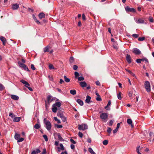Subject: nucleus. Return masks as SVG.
Listing matches in <instances>:
<instances>
[{
  "label": "nucleus",
  "mask_w": 154,
  "mask_h": 154,
  "mask_svg": "<svg viewBox=\"0 0 154 154\" xmlns=\"http://www.w3.org/2000/svg\"><path fill=\"white\" fill-rule=\"evenodd\" d=\"M0 39L3 42V44L4 45H5L6 42V38L3 36H1L0 37Z\"/></svg>",
  "instance_id": "nucleus-10"
},
{
  "label": "nucleus",
  "mask_w": 154,
  "mask_h": 154,
  "mask_svg": "<svg viewBox=\"0 0 154 154\" xmlns=\"http://www.w3.org/2000/svg\"><path fill=\"white\" fill-rule=\"evenodd\" d=\"M139 35L138 34H134L132 35V36L135 38H137L139 37Z\"/></svg>",
  "instance_id": "nucleus-46"
},
{
  "label": "nucleus",
  "mask_w": 154,
  "mask_h": 154,
  "mask_svg": "<svg viewBox=\"0 0 154 154\" xmlns=\"http://www.w3.org/2000/svg\"><path fill=\"white\" fill-rule=\"evenodd\" d=\"M11 97L12 99L15 100H17L19 98L18 96L14 95H11Z\"/></svg>",
  "instance_id": "nucleus-14"
},
{
  "label": "nucleus",
  "mask_w": 154,
  "mask_h": 154,
  "mask_svg": "<svg viewBox=\"0 0 154 154\" xmlns=\"http://www.w3.org/2000/svg\"><path fill=\"white\" fill-rule=\"evenodd\" d=\"M59 140L61 141H64V140L62 138L60 134L58 133L57 134Z\"/></svg>",
  "instance_id": "nucleus-25"
},
{
  "label": "nucleus",
  "mask_w": 154,
  "mask_h": 154,
  "mask_svg": "<svg viewBox=\"0 0 154 154\" xmlns=\"http://www.w3.org/2000/svg\"><path fill=\"white\" fill-rule=\"evenodd\" d=\"M24 140V139L23 138H19L17 141V142L18 143H19L23 141Z\"/></svg>",
  "instance_id": "nucleus-47"
},
{
  "label": "nucleus",
  "mask_w": 154,
  "mask_h": 154,
  "mask_svg": "<svg viewBox=\"0 0 154 154\" xmlns=\"http://www.w3.org/2000/svg\"><path fill=\"white\" fill-rule=\"evenodd\" d=\"M141 59L142 61H145V63H148L149 62L148 60L146 58H143Z\"/></svg>",
  "instance_id": "nucleus-43"
},
{
  "label": "nucleus",
  "mask_w": 154,
  "mask_h": 154,
  "mask_svg": "<svg viewBox=\"0 0 154 154\" xmlns=\"http://www.w3.org/2000/svg\"><path fill=\"white\" fill-rule=\"evenodd\" d=\"M96 100L98 101H100L101 100V99L100 95H98V96H97V97L96 98Z\"/></svg>",
  "instance_id": "nucleus-49"
},
{
  "label": "nucleus",
  "mask_w": 154,
  "mask_h": 154,
  "mask_svg": "<svg viewBox=\"0 0 154 154\" xmlns=\"http://www.w3.org/2000/svg\"><path fill=\"white\" fill-rule=\"evenodd\" d=\"M149 21L150 22L152 23L154 21V20H153V18H152V17H149Z\"/></svg>",
  "instance_id": "nucleus-55"
},
{
  "label": "nucleus",
  "mask_w": 154,
  "mask_h": 154,
  "mask_svg": "<svg viewBox=\"0 0 154 154\" xmlns=\"http://www.w3.org/2000/svg\"><path fill=\"white\" fill-rule=\"evenodd\" d=\"M41 151L38 149H37L35 150H34L32 151L31 154H36L40 153Z\"/></svg>",
  "instance_id": "nucleus-15"
},
{
  "label": "nucleus",
  "mask_w": 154,
  "mask_h": 154,
  "mask_svg": "<svg viewBox=\"0 0 154 154\" xmlns=\"http://www.w3.org/2000/svg\"><path fill=\"white\" fill-rule=\"evenodd\" d=\"M76 101L81 106L83 105V102L82 100L80 99H78Z\"/></svg>",
  "instance_id": "nucleus-23"
},
{
  "label": "nucleus",
  "mask_w": 154,
  "mask_h": 154,
  "mask_svg": "<svg viewBox=\"0 0 154 154\" xmlns=\"http://www.w3.org/2000/svg\"><path fill=\"white\" fill-rule=\"evenodd\" d=\"M31 68L33 70L35 69V67L34 66L33 64H31Z\"/></svg>",
  "instance_id": "nucleus-53"
},
{
  "label": "nucleus",
  "mask_w": 154,
  "mask_h": 154,
  "mask_svg": "<svg viewBox=\"0 0 154 154\" xmlns=\"http://www.w3.org/2000/svg\"><path fill=\"white\" fill-rule=\"evenodd\" d=\"M78 80L79 81H83L84 80V78L83 76H80L77 78Z\"/></svg>",
  "instance_id": "nucleus-38"
},
{
  "label": "nucleus",
  "mask_w": 154,
  "mask_h": 154,
  "mask_svg": "<svg viewBox=\"0 0 154 154\" xmlns=\"http://www.w3.org/2000/svg\"><path fill=\"white\" fill-rule=\"evenodd\" d=\"M13 119V121L15 122H19L21 119L20 117H14Z\"/></svg>",
  "instance_id": "nucleus-19"
},
{
  "label": "nucleus",
  "mask_w": 154,
  "mask_h": 154,
  "mask_svg": "<svg viewBox=\"0 0 154 154\" xmlns=\"http://www.w3.org/2000/svg\"><path fill=\"white\" fill-rule=\"evenodd\" d=\"M79 136L81 138H82L83 136V134L81 132H79L78 133Z\"/></svg>",
  "instance_id": "nucleus-48"
},
{
  "label": "nucleus",
  "mask_w": 154,
  "mask_h": 154,
  "mask_svg": "<svg viewBox=\"0 0 154 154\" xmlns=\"http://www.w3.org/2000/svg\"><path fill=\"white\" fill-rule=\"evenodd\" d=\"M133 52L136 55H139L141 53V51L137 48L133 49Z\"/></svg>",
  "instance_id": "nucleus-7"
},
{
  "label": "nucleus",
  "mask_w": 154,
  "mask_h": 154,
  "mask_svg": "<svg viewBox=\"0 0 154 154\" xmlns=\"http://www.w3.org/2000/svg\"><path fill=\"white\" fill-rule=\"evenodd\" d=\"M51 96L49 95L48 96L47 99L48 102V103H50L51 101H52V100H51V101H50V100H51Z\"/></svg>",
  "instance_id": "nucleus-32"
},
{
  "label": "nucleus",
  "mask_w": 154,
  "mask_h": 154,
  "mask_svg": "<svg viewBox=\"0 0 154 154\" xmlns=\"http://www.w3.org/2000/svg\"><path fill=\"white\" fill-rule=\"evenodd\" d=\"M61 105V103L60 102H57L52 106L51 109L52 112L54 113L57 112L58 109L60 110L61 108L60 107Z\"/></svg>",
  "instance_id": "nucleus-1"
},
{
  "label": "nucleus",
  "mask_w": 154,
  "mask_h": 154,
  "mask_svg": "<svg viewBox=\"0 0 154 154\" xmlns=\"http://www.w3.org/2000/svg\"><path fill=\"white\" fill-rule=\"evenodd\" d=\"M126 70L127 72H128L130 74L133 75V76H134L135 75L131 71L129 70L126 69Z\"/></svg>",
  "instance_id": "nucleus-40"
},
{
  "label": "nucleus",
  "mask_w": 154,
  "mask_h": 154,
  "mask_svg": "<svg viewBox=\"0 0 154 154\" xmlns=\"http://www.w3.org/2000/svg\"><path fill=\"white\" fill-rule=\"evenodd\" d=\"M20 82L23 83V84H25L26 85L25 86H29L30 85L29 83H28L27 82L25 81L23 79L21 80H20Z\"/></svg>",
  "instance_id": "nucleus-20"
},
{
  "label": "nucleus",
  "mask_w": 154,
  "mask_h": 154,
  "mask_svg": "<svg viewBox=\"0 0 154 154\" xmlns=\"http://www.w3.org/2000/svg\"><path fill=\"white\" fill-rule=\"evenodd\" d=\"M78 69V66L76 65H74L73 66V69L75 70H76Z\"/></svg>",
  "instance_id": "nucleus-57"
},
{
  "label": "nucleus",
  "mask_w": 154,
  "mask_h": 154,
  "mask_svg": "<svg viewBox=\"0 0 154 154\" xmlns=\"http://www.w3.org/2000/svg\"><path fill=\"white\" fill-rule=\"evenodd\" d=\"M74 60V58L73 57H72L70 58L69 62L71 63H72Z\"/></svg>",
  "instance_id": "nucleus-50"
},
{
  "label": "nucleus",
  "mask_w": 154,
  "mask_h": 154,
  "mask_svg": "<svg viewBox=\"0 0 154 154\" xmlns=\"http://www.w3.org/2000/svg\"><path fill=\"white\" fill-rule=\"evenodd\" d=\"M38 16L39 19H42L45 17V14L43 12L40 13L39 14Z\"/></svg>",
  "instance_id": "nucleus-18"
},
{
  "label": "nucleus",
  "mask_w": 154,
  "mask_h": 154,
  "mask_svg": "<svg viewBox=\"0 0 154 154\" xmlns=\"http://www.w3.org/2000/svg\"><path fill=\"white\" fill-rule=\"evenodd\" d=\"M78 126V129L79 130H85L88 128V125L86 124H83L81 125H79Z\"/></svg>",
  "instance_id": "nucleus-2"
},
{
  "label": "nucleus",
  "mask_w": 154,
  "mask_h": 154,
  "mask_svg": "<svg viewBox=\"0 0 154 154\" xmlns=\"http://www.w3.org/2000/svg\"><path fill=\"white\" fill-rule=\"evenodd\" d=\"M82 19L83 20H86V17L84 14H83L82 15Z\"/></svg>",
  "instance_id": "nucleus-58"
},
{
  "label": "nucleus",
  "mask_w": 154,
  "mask_h": 154,
  "mask_svg": "<svg viewBox=\"0 0 154 154\" xmlns=\"http://www.w3.org/2000/svg\"><path fill=\"white\" fill-rule=\"evenodd\" d=\"M133 93L131 91H130L128 93V95L130 97H132Z\"/></svg>",
  "instance_id": "nucleus-54"
},
{
  "label": "nucleus",
  "mask_w": 154,
  "mask_h": 154,
  "mask_svg": "<svg viewBox=\"0 0 154 154\" xmlns=\"http://www.w3.org/2000/svg\"><path fill=\"white\" fill-rule=\"evenodd\" d=\"M108 143V141L107 140H105L103 142V143L104 145H107Z\"/></svg>",
  "instance_id": "nucleus-37"
},
{
  "label": "nucleus",
  "mask_w": 154,
  "mask_h": 154,
  "mask_svg": "<svg viewBox=\"0 0 154 154\" xmlns=\"http://www.w3.org/2000/svg\"><path fill=\"white\" fill-rule=\"evenodd\" d=\"M126 58L127 61L128 63H131V57L128 54H127L126 57Z\"/></svg>",
  "instance_id": "nucleus-9"
},
{
  "label": "nucleus",
  "mask_w": 154,
  "mask_h": 154,
  "mask_svg": "<svg viewBox=\"0 0 154 154\" xmlns=\"http://www.w3.org/2000/svg\"><path fill=\"white\" fill-rule=\"evenodd\" d=\"M145 87L147 92L150 91V85L149 82L148 81H146L145 82Z\"/></svg>",
  "instance_id": "nucleus-3"
},
{
  "label": "nucleus",
  "mask_w": 154,
  "mask_h": 154,
  "mask_svg": "<svg viewBox=\"0 0 154 154\" xmlns=\"http://www.w3.org/2000/svg\"><path fill=\"white\" fill-rule=\"evenodd\" d=\"M18 63L19 66L23 68L24 70H26L27 71H29V70L27 66L24 64L22 63L20 61L18 62Z\"/></svg>",
  "instance_id": "nucleus-6"
},
{
  "label": "nucleus",
  "mask_w": 154,
  "mask_h": 154,
  "mask_svg": "<svg viewBox=\"0 0 154 154\" xmlns=\"http://www.w3.org/2000/svg\"><path fill=\"white\" fill-rule=\"evenodd\" d=\"M91 97L87 95L86 97V99L85 100V102L86 103H89L91 102Z\"/></svg>",
  "instance_id": "nucleus-12"
},
{
  "label": "nucleus",
  "mask_w": 154,
  "mask_h": 154,
  "mask_svg": "<svg viewBox=\"0 0 154 154\" xmlns=\"http://www.w3.org/2000/svg\"><path fill=\"white\" fill-rule=\"evenodd\" d=\"M108 117L107 114L105 113H102L100 115V118L104 121L106 120L107 119Z\"/></svg>",
  "instance_id": "nucleus-5"
},
{
  "label": "nucleus",
  "mask_w": 154,
  "mask_h": 154,
  "mask_svg": "<svg viewBox=\"0 0 154 154\" xmlns=\"http://www.w3.org/2000/svg\"><path fill=\"white\" fill-rule=\"evenodd\" d=\"M70 92L71 94L75 95L76 94V91L75 90H71L70 91Z\"/></svg>",
  "instance_id": "nucleus-28"
},
{
  "label": "nucleus",
  "mask_w": 154,
  "mask_h": 154,
  "mask_svg": "<svg viewBox=\"0 0 154 154\" xmlns=\"http://www.w3.org/2000/svg\"><path fill=\"white\" fill-rule=\"evenodd\" d=\"M88 150L91 154H96L93 151L92 149L91 148H89L88 149Z\"/></svg>",
  "instance_id": "nucleus-27"
},
{
  "label": "nucleus",
  "mask_w": 154,
  "mask_h": 154,
  "mask_svg": "<svg viewBox=\"0 0 154 154\" xmlns=\"http://www.w3.org/2000/svg\"><path fill=\"white\" fill-rule=\"evenodd\" d=\"M54 126L55 127H57L58 128H61L63 127L62 125L57 124H55Z\"/></svg>",
  "instance_id": "nucleus-39"
},
{
  "label": "nucleus",
  "mask_w": 154,
  "mask_h": 154,
  "mask_svg": "<svg viewBox=\"0 0 154 154\" xmlns=\"http://www.w3.org/2000/svg\"><path fill=\"white\" fill-rule=\"evenodd\" d=\"M125 9L127 13L130 12L134 13L136 12V10L134 8H131L129 6H126L125 7Z\"/></svg>",
  "instance_id": "nucleus-4"
},
{
  "label": "nucleus",
  "mask_w": 154,
  "mask_h": 154,
  "mask_svg": "<svg viewBox=\"0 0 154 154\" xmlns=\"http://www.w3.org/2000/svg\"><path fill=\"white\" fill-rule=\"evenodd\" d=\"M64 79L65 81L66 82H70V79L67 78L66 76L65 75L64 76Z\"/></svg>",
  "instance_id": "nucleus-29"
},
{
  "label": "nucleus",
  "mask_w": 154,
  "mask_h": 154,
  "mask_svg": "<svg viewBox=\"0 0 154 154\" xmlns=\"http://www.w3.org/2000/svg\"><path fill=\"white\" fill-rule=\"evenodd\" d=\"M112 131L111 129L110 128H108L107 130V132L109 133H110Z\"/></svg>",
  "instance_id": "nucleus-60"
},
{
  "label": "nucleus",
  "mask_w": 154,
  "mask_h": 154,
  "mask_svg": "<svg viewBox=\"0 0 154 154\" xmlns=\"http://www.w3.org/2000/svg\"><path fill=\"white\" fill-rule=\"evenodd\" d=\"M60 149L61 150H64L65 149V148L64 147L63 144L62 143H60Z\"/></svg>",
  "instance_id": "nucleus-42"
},
{
  "label": "nucleus",
  "mask_w": 154,
  "mask_h": 154,
  "mask_svg": "<svg viewBox=\"0 0 154 154\" xmlns=\"http://www.w3.org/2000/svg\"><path fill=\"white\" fill-rule=\"evenodd\" d=\"M40 128V125L38 123L36 124L34 126V128L36 129H39Z\"/></svg>",
  "instance_id": "nucleus-30"
},
{
  "label": "nucleus",
  "mask_w": 154,
  "mask_h": 154,
  "mask_svg": "<svg viewBox=\"0 0 154 154\" xmlns=\"http://www.w3.org/2000/svg\"><path fill=\"white\" fill-rule=\"evenodd\" d=\"M46 125V128L49 131L51 129V124L50 122H46V123L45 124Z\"/></svg>",
  "instance_id": "nucleus-8"
},
{
  "label": "nucleus",
  "mask_w": 154,
  "mask_h": 154,
  "mask_svg": "<svg viewBox=\"0 0 154 154\" xmlns=\"http://www.w3.org/2000/svg\"><path fill=\"white\" fill-rule=\"evenodd\" d=\"M121 92H119V94H117V97L118 99H119V100H121L122 99V97H121Z\"/></svg>",
  "instance_id": "nucleus-36"
},
{
  "label": "nucleus",
  "mask_w": 154,
  "mask_h": 154,
  "mask_svg": "<svg viewBox=\"0 0 154 154\" xmlns=\"http://www.w3.org/2000/svg\"><path fill=\"white\" fill-rule=\"evenodd\" d=\"M80 86L83 88L85 87L87 85V83L84 81L80 82Z\"/></svg>",
  "instance_id": "nucleus-13"
},
{
  "label": "nucleus",
  "mask_w": 154,
  "mask_h": 154,
  "mask_svg": "<svg viewBox=\"0 0 154 154\" xmlns=\"http://www.w3.org/2000/svg\"><path fill=\"white\" fill-rule=\"evenodd\" d=\"M118 129H117V128H116L115 129H114L113 131V132L114 134H115L116 133L117 131H118Z\"/></svg>",
  "instance_id": "nucleus-61"
},
{
  "label": "nucleus",
  "mask_w": 154,
  "mask_h": 154,
  "mask_svg": "<svg viewBox=\"0 0 154 154\" xmlns=\"http://www.w3.org/2000/svg\"><path fill=\"white\" fill-rule=\"evenodd\" d=\"M49 67L50 69H54V67L51 64H49Z\"/></svg>",
  "instance_id": "nucleus-41"
},
{
  "label": "nucleus",
  "mask_w": 154,
  "mask_h": 154,
  "mask_svg": "<svg viewBox=\"0 0 154 154\" xmlns=\"http://www.w3.org/2000/svg\"><path fill=\"white\" fill-rule=\"evenodd\" d=\"M42 137L44 138L45 141L46 142H47V141H48V137L46 135H45V134L43 135L42 136Z\"/></svg>",
  "instance_id": "nucleus-35"
},
{
  "label": "nucleus",
  "mask_w": 154,
  "mask_h": 154,
  "mask_svg": "<svg viewBox=\"0 0 154 154\" xmlns=\"http://www.w3.org/2000/svg\"><path fill=\"white\" fill-rule=\"evenodd\" d=\"M20 137V134L16 133L15 134V136H14V138L16 140H18Z\"/></svg>",
  "instance_id": "nucleus-26"
},
{
  "label": "nucleus",
  "mask_w": 154,
  "mask_h": 154,
  "mask_svg": "<svg viewBox=\"0 0 154 154\" xmlns=\"http://www.w3.org/2000/svg\"><path fill=\"white\" fill-rule=\"evenodd\" d=\"M142 61V60L141 59H137L136 60V62L138 63H140Z\"/></svg>",
  "instance_id": "nucleus-51"
},
{
  "label": "nucleus",
  "mask_w": 154,
  "mask_h": 154,
  "mask_svg": "<svg viewBox=\"0 0 154 154\" xmlns=\"http://www.w3.org/2000/svg\"><path fill=\"white\" fill-rule=\"evenodd\" d=\"M19 7V5L17 4H14L12 5V9L13 10L17 9Z\"/></svg>",
  "instance_id": "nucleus-17"
},
{
  "label": "nucleus",
  "mask_w": 154,
  "mask_h": 154,
  "mask_svg": "<svg viewBox=\"0 0 154 154\" xmlns=\"http://www.w3.org/2000/svg\"><path fill=\"white\" fill-rule=\"evenodd\" d=\"M127 122L128 124L131 125L132 127H133V125L132 124V121L131 119H127Z\"/></svg>",
  "instance_id": "nucleus-24"
},
{
  "label": "nucleus",
  "mask_w": 154,
  "mask_h": 154,
  "mask_svg": "<svg viewBox=\"0 0 154 154\" xmlns=\"http://www.w3.org/2000/svg\"><path fill=\"white\" fill-rule=\"evenodd\" d=\"M70 142L72 143L73 144H75L76 143V142L73 139H70Z\"/></svg>",
  "instance_id": "nucleus-56"
},
{
  "label": "nucleus",
  "mask_w": 154,
  "mask_h": 154,
  "mask_svg": "<svg viewBox=\"0 0 154 154\" xmlns=\"http://www.w3.org/2000/svg\"><path fill=\"white\" fill-rule=\"evenodd\" d=\"M26 87L29 90L31 91H32V88H31V87H29V86H26Z\"/></svg>",
  "instance_id": "nucleus-62"
},
{
  "label": "nucleus",
  "mask_w": 154,
  "mask_h": 154,
  "mask_svg": "<svg viewBox=\"0 0 154 154\" xmlns=\"http://www.w3.org/2000/svg\"><path fill=\"white\" fill-rule=\"evenodd\" d=\"M32 17L34 20L38 24L40 23L39 22V21L36 18L35 15L34 14H33L32 15Z\"/></svg>",
  "instance_id": "nucleus-22"
},
{
  "label": "nucleus",
  "mask_w": 154,
  "mask_h": 154,
  "mask_svg": "<svg viewBox=\"0 0 154 154\" xmlns=\"http://www.w3.org/2000/svg\"><path fill=\"white\" fill-rule=\"evenodd\" d=\"M136 22L138 23H144V21L141 19H139L136 20Z\"/></svg>",
  "instance_id": "nucleus-16"
},
{
  "label": "nucleus",
  "mask_w": 154,
  "mask_h": 154,
  "mask_svg": "<svg viewBox=\"0 0 154 154\" xmlns=\"http://www.w3.org/2000/svg\"><path fill=\"white\" fill-rule=\"evenodd\" d=\"M5 87L4 86L1 84H0V91H2L4 89Z\"/></svg>",
  "instance_id": "nucleus-45"
},
{
  "label": "nucleus",
  "mask_w": 154,
  "mask_h": 154,
  "mask_svg": "<svg viewBox=\"0 0 154 154\" xmlns=\"http://www.w3.org/2000/svg\"><path fill=\"white\" fill-rule=\"evenodd\" d=\"M50 48L51 47L50 46L48 45L46 46L44 48V52L45 53L49 52V50Z\"/></svg>",
  "instance_id": "nucleus-11"
},
{
  "label": "nucleus",
  "mask_w": 154,
  "mask_h": 154,
  "mask_svg": "<svg viewBox=\"0 0 154 154\" xmlns=\"http://www.w3.org/2000/svg\"><path fill=\"white\" fill-rule=\"evenodd\" d=\"M145 39V38L144 37H139L138 38V40L139 41H142L144 40Z\"/></svg>",
  "instance_id": "nucleus-31"
},
{
  "label": "nucleus",
  "mask_w": 154,
  "mask_h": 154,
  "mask_svg": "<svg viewBox=\"0 0 154 154\" xmlns=\"http://www.w3.org/2000/svg\"><path fill=\"white\" fill-rule=\"evenodd\" d=\"M57 116L61 118L63 116H64V115L63 113L62 112H61L60 111L58 112H57Z\"/></svg>",
  "instance_id": "nucleus-21"
},
{
  "label": "nucleus",
  "mask_w": 154,
  "mask_h": 154,
  "mask_svg": "<svg viewBox=\"0 0 154 154\" xmlns=\"http://www.w3.org/2000/svg\"><path fill=\"white\" fill-rule=\"evenodd\" d=\"M61 118L63 122H65L66 121V118L64 116L62 117Z\"/></svg>",
  "instance_id": "nucleus-34"
},
{
  "label": "nucleus",
  "mask_w": 154,
  "mask_h": 154,
  "mask_svg": "<svg viewBox=\"0 0 154 154\" xmlns=\"http://www.w3.org/2000/svg\"><path fill=\"white\" fill-rule=\"evenodd\" d=\"M59 141H56L55 142L54 145L56 146H58L59 145Z\"/></svg>",
  "instance_id": "nucleus-63"
},
{
  "label": "nucleus",
  "mask_w": 154,
  "mask_h": 154,
  "mask_svg": "<svg viewBox=\"0 0 154 154\" xmlns=\"http://www.w3.org/2000/svg\"><path fill=\"white\" fill-rule=\"evenodd\" d=\"M64 82V81L62 79H60V83L61 84H63Z\"/></svg>",
  "instance_id": "nucleus-64"
},
{
  "label": "nucleus",
  "mask_w": 154,
  "mask_h": 154,
  "mask_svg": "<svg viewBox=\"0 0 154 154\" xmlns=\"http://www.w3.org/2000/svg\"><path fill=\"white\" fill-rule=\"evenodd\" d=\"M74 75L75 78L76 79L78 77H78L79 76V73L77 72H75Z\"/></svg>",
  "instance_id": "nucleus-33"
},
{
  "label": "nucleus",
  "mask_w": 154,
  "mask_h": 154,
  "mask_svg": "<svg viewBox=\"0 0 154 154\" xmlns=\"http://www.w3.org/2000/svg\"><path fill=\"white\" fill-rule=\"evenodd\" d=\"M113 121V120H110L109 124V125L110 126H112V125Z\"/></svg>",
  "instance_id": "nucleus-52"
},
{
  "label": "nucleus",
  "mask_w": 154,
  "mask_h": 154,
  "mask_svg": "<svg viewBox=\"0 0 154 154\" xmlns=\"http://www.w3.org/2000/svg\"><path fill=\"white\" fill-rule=\"evenodd\" d=\"M9 116L11 118H13L15 116V115L13 114L12 112H10L9 114Z\"/></svg>",
  "instance_id": "nucleus-44"
},
{
  "label": "nucleus",
  "mask_w": 154,
  "mask_h": 154,
  "mask_svg": "<svg viewBox=\"0 0 154 154\" xmlns=\"http://www.w3.org/2000/svg\"><path fill=\"white\" fill-rule=\"evenodd\" d=\"M46 153V149H43V152L42 153V154H45Z\"/></svg>",
  "instance_id": "nucleus-59"
}]
</instances>
